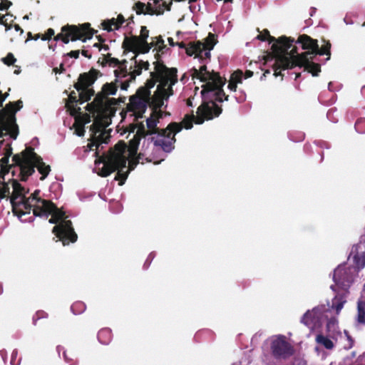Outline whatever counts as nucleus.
<instances>
[{
	"label": "nucleus",
	"mask_w": 365,
	"mask_h": 365,
	"mask_svg": "<svg viewBox=\"0 0 365 365\" xmlns=\"http://www.w3.org/2000/svg\"><path fill=\"white\" fill-rule=\"evenodd\" d=\"M191 72L192 78H197L205 83L202 86L200 94L202 101L198 107V113L204 115V117L200 115L197 121L198 123H203L205 120H212L222 113V108L216 102L222 103L229 99V96L223 90L226 78H222L220 73H212V76H205L195 68H192Z\"/></svg>",
	"instance_id": "obj_1"
},
{
	"label": "nucleus",
	"mask_w": 365,
	"mask_h": 365,
	"mask_svg": "<svg viewBox=\"0 0 365 365\" xmlns=\"http://www.w3.org/2000/svg\"><path fill=\"white\" fill-rule=\"evenodd\" d=\"M126 144L124 141H119L113 148H110L107 153H103L98 159V163H103L99 168L98 175L107 177L112 173L118 171L115 177L119 181V185H123L128 175V170L123 171L126 168L127 158L125 155Z\"/></svg>",
	"instance_id": "obj_2"
},
{
	"label": "nucleus",
	"mask_w": 365,
	"mask_h": 365,
	"mask_svg": "<svg viewBox=\"0 0 365 365\" xmlns=\"http://www.w3.org/2000/svg\"><path fill=\"white\" fill-rule=\"evenodd\" d=\"M295 42L294 38L287 37L282 36L277 38V43H273L271 48L272 53L267 54L264 57L266 63L274 60V63L272 65V69L274 71V76L275 77L282 76L284 75L282 73V70L292 69L293 68H285L287 66V61H292L294 63L298 62L299 60L297 56H299L298 53L297 47L292 46V43Z\"/></svg>",
	"instance_id": "obj_3"
},
{
	"label": "nucleus",
	"mask_w": 365,
	"mask_h": 365,
	"mask_svg": "<svg viewBox=\"0 0 365 365\" xmlns=\"http://www.w3.org/2000/svg\"><path fill=\"white\" fill-rule=\"evenodd\" d=\"M12 160L20 168L21 181H26L35 173V168L41 175V180H43L51 171V167L43 162L42 158L31 146L26 147L21 153L14 155Z\"/></svg>",
	"instance_id": "obj_4"
},
{
	"label": "nucleus",
	"mask_w": 365,
	"mask_h": 365,
	"mask_svg": "<svg viewBox=\"0 0 365 365\" xmlns=\"http://www.w3.org/2000/svg\"><path fill=\"white\" fill-rule=\"evenodd\" d=\"M41 207L43 209L38 217L47 218L50 214H53L60 220V222L53 227L52 232L62 242L63 245L65 246L70 242H76L78 235L74 231L71 221L65 220L66 212L58 208L51 200L41 201Z\"/></svg>",
	"instance_id": "obj_5"
},
{
	"label": "nucleus",
	"mask_w": 365,
	"mask_h": 365,
	"mask_svg": "<svg viewBox=\"0 0 365 365\" xmlns=\"http://www.w3.org/2000/svg\"><path fill=\"white\" fill-rule=\"evenodd\" d=\"M93 34L94 31L91 28L89 23L78 26L67 24L61 27V33L56 36L54 35L55 32L53 29H48L44 34H42L41 39L47 41L53 36L55 41H61L63 43L67 44L70 41L81 40L85 42L87 39L91 38Z\"/></svg>",
	"instance_id": "obj_6"
},
{
	"label": "nucleus",
	"mask_w": 365,
	"mask_h": 365,
	"mask_svg": "<svg viewBox=\"0 0 365 365\" xmlns=\"http://www.w3.org/2000/svg\"><path fill=\"white\" fill-rule=\"evenodd\" d=\"M23 107V102L18 100L9 102L0 110V137L9 135L16 140L19 135V126L16 123V113Z\"/></svg>",
	"instance_id": "obj_7"
},
{
	"label": "nucleus",
	"mask_w": 365,
	"mask_h": 365,
	"mask_svg": "<svg viewBox=\"0 0 365 365\" xmlns=\"http://www.w3.org/2000/svg\"><path fill=\"white\" fill-rule=\"evenodd\" d=\"M103 73L92 68L88 72H85L79 75L78 82L74 84V88L79 92V103L83 104L91 100L94 96L95 91L92 88L98 78L101 77Z\"/></svg>",
	"instance_id": "obj_8"
},
{
	"label": "nucleus",
	"mask_w": 365,
	"mask_h": 365,
	"mask_svg": "<svg viewBox=\"0 0 365 365\" xmlns=\"http://www.w3.org/2000/svg\"><path fill=\"white\" fill-rule=\"evenodd\" d=\"M150 101V91L144 87L139 88L135 94L129 98L127 111L133 112L136 120L142 118Z\"/></svg>",
	"instance_id": "obj_9"
},
{
	"label": "nucleus",
	"mask_w": 365,
	"mask_h": 365,
	"mask_svg": "<svg viewBox=\"0 0 365 365\" xmlns=\"http://www.w3.org/2000/svg\"><path fill=\"white\" fill-rule=\"evenodd\" d=\"M117 105V101L114 98H111L107 100V103H103L101 106L98 104H93V102L88 103L86 106V110L90 113L96 114V119L99 120V123L103 125L106 128L111 123V118L115 115V106Z\"/></svg>",
	"instance_id": "obj_10"
},
{
	"label": "nucleus",
	"mask_w": 365,
	"mask_h": 365,
	"mask_svg": "<svg viewBox=\"0 0 365 365\" xmlns=\"http://www.w3.org/2000/svg\"><path fill=\"white\" fill-rule=\"evenodd\" d=\"M160 118H162V113L159 110L157 114L155 112H153L150 117L147 118L146 125L148 130L145 129V137L153 134H158V137L170 138L171 133H178L181 131V125L175 122L170 123L165 129H160L157 125Z\"/></svg>",
	"instance_id": "obj_11"
},
{
	"label": "nucleus",
	"mask_w": 365,
	"mask_h": 365,
	"mask_svg": "<svg viewBox=\"0 0 365 365\" xmlns=\"http://www.w3.org/2000/svg\"><path fill=\"white\" fill-rule=\"evenodd\" d=\"M157 61L154 62L155 71L150 73V77L160 80L163 86H167L169 81L171 85H175L178 81L177 69L175 68H168L163 61H159L160 55L157 53L155 55Z\"/></svg>",
	"instance_id": "obj_12"
},
{
	"label": "nucleus",
	"mask_w": 365,
	"mask_h": 365,
	"mask_svg": "<svg viewBox=\"0 0 365 365\" xmlns=\"http://www.w3.org/2000/svg\"><path fill=\"white\" fill-rule=\"evenodd\" d=\"M272 355L276 359H287L294 354V346L284 335H278L272 340L270 344Z\"/></svg>",
	"instance_id": "obj_13"
},
{
	"label": "nucleus",
	"mask_w": 365,
	"mask_h": 365,
	"mask_svg": "<svg viewBox=\"0 0 365 365\" xmlns=\"http://www.w3.org/2000/svg\"><path fill=\"white\" fill-rule=\"evenodd\" d=\"M9 182H11L13 188V192L10 196L12 212L14 215L21 217L24 215L23 205L21 204V202L25 201L24 200L26 199V195L29 190H26L25 187L16 179L12 178L9 180Z\"/></svg>",
	"instance_id": "obj_14"
},
{
	"label": "nucleus",
	"mask_w": 365,
	"mask_h": 365,
	"mask_svg": "<svg viewBox=\"0 0 365 365\" xmlns=\"http://www.w3.org/2000/svg\"><path fill=\"white\" fill-rule=\"evenodd\" d=\"M40 190H36L29 197H26L25 201H21V204L23 205V212L24 215L30 214L31 210H33L34 216L38 217L40 212H42L43 207H41V201H49L48 200L42 199L39 197Z\"/></svg>",
	"instance_id": "obj_15"
},
{
	"label": "nucleus",
	"mask_w": 365,
	"mask_h": 365,
	"mask_svg": "<svg viewBox=\"0 0 365 365\" xmlns=\"http://www.w3.org/2000/svg\"><path fill=\"white\" fill-rule=\"evenodd\" d=\"M296 43L301 44L302 49L307 50L297 56V58L304 61L307 58L315 56L316 49L318 48V41L317 39H314L307 34H302L299 35Z\"/></svg>",
	"instance_id": "obj_16"
},
{
	"label": "nucleus",
	"mask_w": 365,
	"mask_h": 365,
	"mask_svg": "<svg viewBox=\"0 0 365 365\" xmlns=\"http://www.w3.org/2000/svg\"><path fill=\"white\" fill-rule=\"evenodd\" d=\"M118 80L115 79L114 82L106 83L103 85L101 91L98 93L93 101V104H98L102 106L103 103H107V100L109 99L108 96L115 95L118 91Z\"/></svg>",
	"instance_id": "obj_17"
},
{
	"label": "nucleus",
	"mask_w": 365,
	"mask_h": 365,
	"mask_svg": "<svg viewBox=\"0 0 365 365\" xmlns=\"http://www.w3.org/2000/svg\"><path fill=\"white\" fill-rule=\"evenodd\" d=\"M327 310L324 305L314 307L312 311L308 310L302 317L301 322L308 327H312L322 320L323 314Z\"/></svg>",
	"instance_id": "obj_18"
},
{
	"label": "nucleus",
	"mask_w": 365,
	"mask_h": 365,
	"mask_svg": "<svg viewBox=\"0 0 365 365\" xmlns=\"http://www.w3.org/2000/svg\"><path fill=\"white\" fill-rule=\"evenodd\" d=\"M314 57L315 56H311V58H307V59L304 61H302L301 58H298L299 61L297 63H294L289 61H288L285 59V61L287 62V66L285 68H294L296 66H299L300 68L304 67V70L312 73L313 76H318L321 72V66L319 63L312 61Z\"/></svg>",
	"instance_id": "obj_19"
},
{
	"label": "nucleus",
	"mask_w": 365,
	"mask_h": 365,
	"mask_svg": "<svg viewBox=\"0 0 365 365\" xmlns=\"http://www.w3.org/2000/svg\"><path fill=\"white\" fill-rule=\"evenodd\" d=\"M149 36V31L145 26H141L140 36H125L122 43L124 50H133L139 44L140 41H147Z\"/></svg>",
	"instance_id": "obj_20"
},
{
	"label": "nucleus",
	"mask_w": 365,
	"mask_h": 365,
	"mask_svg": "<svg viewBox=\"0 0 365 365\" xmlns=\"http://www.w3.org/2000/svg\"><path fill=\"white\" fill-rule=\"evenodd\" d=\"M333 279L335 284L342 289H347L351 282L352 277L345 268L338 267L334 271Z\"/></svg>",
	"instance_id": "obj_21"
},
{
	"label": "nucleus",
	"mask_w": 365,
	"mask_h": 365,
	"mask_svg": "<svg viewBox=\"0 0 365 365\" xmlns=\"http://www.w3.org/2000/svg\"><path fill=\"white\" fill-rule=\"evenodd\" d=\"M145 125L143 123H139L138 129L133 138L129 140L128 149V155L130 158L135 157L140 144V139L145 138Z\"/></svg>",
	"instance_id": "obj_22"
},
{
	"label": "nucleus",
	"mask_w": 365,
	"mask_h": 365,
	"mask_svg": "<svg viewBox=\"0 0 365 365\" xmlns=\"http://www.w3.org/2000/svg\"><path fill=\"white\" fill-rule=\"evenodd\" d=\"M133 9L135 11L136 14H148V15H162L163 14V11L162 9L154 8L152 6V4L148 2L147 4L143 3L141 1L136 2Z\"/></svg>",
	"instance_id": "obj_23"
},
{
	"label": "nucleus",
	"mask_w": 365,
	"mask_h": 365,
	"mask_svg": "<svg viewBox=\"0 0 365 365\" xmlns=\"http://www.w3.org/2000/svg\"><path fill=\"white\" fill-rule=\"evenodd\" d=\"M176 133H171L170 138L168 137H151L150 140L153 142L155 146L160 147L165 152L169 153L174 148V143L175 142V135Z\"/></svg>",
	"instance_id": "obj_24"
},
{
	"label": "nucleus",
	"mask_w": 365,
	"mask_h": 365,
	"mask_svg": "<svg viewBox=\"0 0 365 365\" xmlns=\"http://www.w3.org/2000/svg\"><path fill=\"white\" fill-rule=\"evenodd\" d=\"M98 135L91 136V142L88 144V147L91 150H96V154H98V150L102 143H108L109 137L106 135V133L103 130L98 133Z\"/></svg>",
	"instance_id": "obj_25"
},
{
	"label": "nucleus",
	"mask_w": 365,
	"mask_h": 365,
	"mask_svg": "<svg viewBox=\"0 0 365 365\" xmlns=\"http://www.w3.org/2000/svg\"><path fill=\"white\" fill-rule=\"evenodd\" d=\"M205 50V46L203 43L200 41L190 42L186 48V53L188 56H192L195 54L196 57L200 58H202V52Z\"/></svg>",
	"instance_id": "obj_26"
},
{
	"label": "nucleus",
	"mask_w": 365,
	"mask_h": 365,
	"mask_svg": "<svg viewBox=\"0 0 365 365\" xmlns=\"http://www.w3.org/2000/svg\"><path fill=\"white\" fill-rule=\"evenodd\" d=\"M164 100H165V97L164 95L160 91L158 92L153 96V97H150V106L153 107V112L157 113V109H160L164 104Z\"/></svg>",
	"instance_id": "obj_27"
},
{
	"label": "nucleus",
	"mask_w": 365,
	"mask_h": 365,
	"mask_svg": "<svg viewBox=\"0 0 365 365\" xmlns=\"http://www.w3.org/2000/svg\"><path fill=\"white\" fill-rule=\"evenodd\" d=\"M353 255V261L355 267L359 270L365 267V252H356L352 250L350 256Z\"/></svg>",
	"instance_id": "obj_28"
},
{
	"label": "nucleus",
	"mask_w": 365,
	"mask_h": 365,
	"mask_svg": "<svg viewBox=\"0 0 365 365\" xmlns=\"http://www.w3.org/2000/svg\"><path fill=\"white\" fill-rule=\"evenodd\" d=\"M154 46V41L151 43H148L147 41H145V43L144 41H140L139 44L136 46L135 48L133 50H124V52L125 51H132L135 53V55L138 56V53H147L150 51L152 47Z\"/></svg>",
	"instance_id": "obj_29"
},
{
	"label": "nucleus",
	"mask_w": 365,
	"mask_h": 365,
	"mask_svg": "<svg viewBox=\"0 0 365 365\" xmlns=\"http://www.w3.org/2000/svg\"><path fill=\"white\" fill-rule=\"evenodd\" d=\"M200 113H198L197 110L196 116L193 113L190 115H185L182 121L179 124H180L182 127L183 126L185 129H190L193 126V122H195L196 124H199L198 123H197V121L198 120V117L200 115ZM201 115L202 117H204V115L202 114Z\"/></svg>",
	"instance_id": "obj_30"
},
{
	"label": "nucleus",
	"mask_w": 365,
	"mask_h": 365,
	"mask_svg": "<svg viewBox=\"0 0 365 365\" xmlns=\"http://www.w3.org/2000/svg\"><path fill=\"white\" fill-rule=\"evenodd\" d=\"M112 331L109 328L101 329L98 334V339L100 343L107 345L112 340Z\"/></svg>",
	"instance_id": "obj_31"
},
{
	"label": "nucleus",
	"mask_w": 365,
	"mask_h": 365,
	"mask_svg": "<svg viewBox=\"0 0 365 365\" xmlns=\"http://www.w3.org/2000/svg\"><path fill=\"white\" fill-rule=\"evenodd\" d=\"M315 340L318 344L322 346L326 349L331 350L334 347L333 341L322 334H317Z\"/></svg>",
	"instance_id": "obj_32"
},
{
	"label": "nucleus",
	"mask_w": 365,
	"mask_h": 365,
	"mask_svg": "<svg viewBox=\"0 0 365 365\" xmlns=\"http://www.w3.org/2000/svg\"><path fill=\"white\" fill-rule=\"evenodd\" d=\"M322 41L324 42V44L320 48L318 46V48L316 49L315 56L317 55H326L328 56L327 60H329L331 56V43L329 41H327L324 38L322 39Z\"/></svg>",
	"instance_id": "obj_33"
},
{
	"label": "nucleus",
	"mask_w": 365,
	"mask_h": 365,
	"mask_svg": "<svg viewBox=\"0 0 365 365\" xmlns=\"http://www.w3.org/2000/svg\"><path fill=\"white\" fill-rule=\"evenodd\" d=\"M103 29L110 32L113 30H118L120 29L119 25L117 23L116 19L112 18L110 19H106L103 21L101 23Z\"/></svg>",
	"instance_id": "obj_34"
},
{
	"label": "nucleus",
	"mask_w": 365,
	"mask_h": 365,
	"mask_svg": "<svg viewBox=\"0 0 365 365\" xmlns=\"http://www.w3.org/2000/svg\"><path fill=\"white\" fill-rule=\"evenodd\" d=\"M173 86L171 81H169L167 86H163L161 83L158 86V91H160L164 95L165 100L173 95Z\"/></svg>",
	"instance_id": "obj_35"
},
{
	"label": "nucleus",
	"mask_w": 365,
	"mask_h": 365,
	"mask_svg": "<svg viewBox=\"0 0 365 365\" xmlns=\"http://www.w3.org/2000/svg\"><path fill=\"white\" fill-rule=\"evenodd\" d=\"M257 38L262 41H268L269 43H277V38L272 36L267 29H264L263 31L257 36Z\"/></svg>",
	"instance_id": "obj_36"
},
{
	"label": "nucleus",
	"mask_w": 365,
	"mask_h": 365,
	"mask_svg": "<svg viewBox=\"0 0 365 365\" xmlns=\"http://www.w3.org/2000/svg\"><path fill=\"white\" fill-rule=\"evenodd\" d=\"M359 323L365 324V302L359 301L357 304Z\"/></svg>",
	"instance_id": "obj_37"
},
{
	"label": "nucleus",
	"mask_w": 365,
	"mask_h": 365,
	"mask_svg": "<svg viewBox=\"0 0 365 365\" xmlns=\"http://www.w3.org/2000/svg\"><path fill=\"white\" fill-rule=\"evenodd\" d=\"M344 334L343 336H341V338L344 340L343 348L346 350H349L354 346V340L348 331L344 330Z\"/></svg>",
	"instance_id": "obj_38"
},
{
	"label": "nucleus",
	"mask_w": 365,
	"mask_h": 365,
	"mask_svg": "<svg viewBox=\"0 0 365 365\" xmlns=\"http://www.w3.org/2000/svg\"><path fill=\"white\" fill-rule=\"evenodd\" d=\"M216 43L217 40L215 38V35L212 33H209L207 37L205 38V43H203L205 50L211 51Z\"/></svg>",
	"instance_id": "obj_39"
},
{
	"label": "nucleus",
	"mask_w": 365,
	"mask_h": 365,
	"mask_svg": "<svg viewBox=\"0 0 365 365\" xmlns=\"http://www.w3.org/2000/svg\"><path fill=\"white\" fill-rule=\"evenodd\" d=\"M345 302H346L345 300H343L341 298H339V297H336L332 300L331 308L333 309H335L336 313L338 314L340 312V311L342 309Z\"/></svg>",
	"instance_id": "obj_40"
},
{
	"label": "nucleus",
	"mask_w": 365,
	"mask_h": 365,
	"mask_svg": "<svg viewBox=\"0 0 365 365\" xmlns=\"http://www.w3.org/2000/svg\"><path fill=\"white\" fill-rule=\"evenodd\" d=\"M71 309L74 314H80L85 311L86 305L82 302H76L71 305Z\"/></svg>",
	"instance_id": "obj_41"
},
{
	"label": "nucleus",
	"mask_w": 365,
	"mask_h": 365,
	"mask_svg": "<svg viewBox=\"0 0 365 365\" xmlns=\"http://www.w3.org/2000/svg\"><path fill=\"white\" fill-rule=\"evenodd\" d=\"M103 129H105V128L103 127V125H101L99 123V120H97V119L95 118L94 122L91 125V128H90L91 133H92V135L91 136L96 135L98 133H99L101 131H103Z\"/></svg>",
	"instance_id": "obj_42"
},
{
	"label": "nucleus",
	"mask_w": 365,
	"mask_h": 365,
	"mask_svg": "<svg viewBox=\"0 0 365 365\" xmlns=\"http://www.w3.org/2000/svg\"><path fill=\"white\" fill-rule=\"evenodd\" d=\"M9 181L7 182H3L0 187V199H4L5 197L10 198V187L9 186Z\"/></svg>",
	"instance_id": "obj_43"
},
{
	"label": "nucleus",
	"mask_w": 365,
	"mask_h": 365,
	"mask_svg": "<svg viewBox=\"0 0 365 365\" xmlns=\"http://www.w3.org/2000/svg\"><path fill=\"white\" fill-rule=\"evenodd\" d=\"M143 160L144 154L140 153L138 155H136L135 157L131 158V160L130 161L129 170H133L134 168L137 165V164H138L140 162V160L141 163H143Z\"/></svg>",
	"instance_id": "obj_44"
},
{
	"label": "nucleus",
	"mask_w": 365,
	"mask_h": 365,
	"mask_svg": "<svg viewBox=\"0 0 365 365\" xmlns=\"http://www.w3.org/2000/svg\"><path fill=\"white\" fill-rule=\"evenodd\" d=\"M114 75L115 76V79L117 80L118 78L128 76V71L126 65H125V67L121 66V68L119 67L118 69L115 70Z\"/></svg>",
	"instance_id": "obj_45"
},
{
	"label": "nucleus",
	"mask_w": 365,
	"mask_h": 365,
	"mask_svg": "<svg viewBox=\"0 0 365 365\" xmlns=\"http://www.w3.org/2000/svg\"><path fill=\"white\" fill-rule=\"evenodd\" d=\"M66 106L71 115L75 116L81 114V108L77 106V103H66Z\"/></svg>",
	"instance_id": "obj_46"
},
{
	"label": "nucleus",
	"mask_w": 365,
	"mask_h": 365,
	"mask_svg": "<svg viewBox=\"0 0 365 365\" xmlns=\"http://www.w3.org/2000/svg\"><path fill=\"white\" fill-rule=\"evenodd\" d=\"M355 129L358 133H365V118H359L355 123Z\"/></svg>",
	"instance_id": "obj_47"
},
{
	"label": "nucleus",
	"mask_w": 365,
	"mask_h": 365,
	"mask_svg": "<svg viewBox=\"0 0 365 365\" xmlns=\"http://www.w3.org/2000/svg\"><path fill=\"white\" fill-rule=\"evenodd\" d=\"M131 61H134V69L133 72L134 74L140 76L142 73L143 67L140 65V61L137 60V56L135 55L132 58Z\"/></svg>",
	"instance_id": "obj_48"
},
{
	"label": "nucleus",
	"mask_w": 365,
	"mask_h": 365,
	"mask_svg": "<svg viewBox=\"0 0 365 365\" xmlns=\"http://www.w3.org/2000/svg\"><path fill=\"white\" fill-rule=\"evenodd\" d=\"M242 76H243L242 71L241 70H237L231 74L230 80L236 81V83H242Z\"/></svg>",
	"instance_id": "obj_49"
},
{
	"label": "nucleus",
	"mask_w": 365,
	"mask_h": 365,
	"mask_svg": "<svg viewBox=\"0 0 365 365\" xmlns=\"http://www.w3.org/2000/svg\"><path fill=\"white\" fill-rule=\"evenodd\" d=\"M63 356L66 362L69 365H78L77 359L70 356L66 351H63Z\"/></svg>",
	"instance_id": "obj_50"
},
{
	"label": "nucleus",
	"mask_w": 365,
	"mask_h": 365,
	"mask_svg": "<svg viewBox=\"0 0 365 365\" xmlns=\"http://www.w3.org/2000/svg\"><path fill=\"white\" fill-rule=\"evenodd\" d=\"M156 42H154V46L158 47V51H162L164 48H166V46L164 43V40L161 36L155 37Z\"/></svg>",
	"instance_id": "obj_51"
},
{
	"label": "nucleus",
	"mask_w": 365,
	"mask_h": 365,
	"mask_svg": "<svg viewBox=\"0 0 365 365\" xmlns=\"http://www.w3.org/2000/svg\"><path fill=\"white\" fill-rule=\"evenodd\" d=\"M3 62L7 66H11L16 61V58L11 53H9L6 56L2 58Z\"/></svg>",
	"instance_id": "obj_52"
},
{
	"label": "nucleus",
	"mask_w": 365,
	"mask_h": 365,
	"mask_svg": "<svg viewBox=\"0 0 365 365\" xmlns=\"http://www.w3.org/2000/svg\"><path fill=\"white\" fill-rule=\"evenodd\" d=\"M78 103H79V98H77L76 93L73 91L68 95V100L66 103L75 104Z\"/></svg>",
	"instance_id": "obj_53"
},
{
	"label": "nucleus",
	"mask_w": 365,
	"mask_h": 365,
	"mask_svg": "<svg viewBox=\"0 0 365 365\" xmlns=\"http://www.w3.org/2000/svg\"><path fill=\"white\" fill-rule=\"evenodd\" d=\"M46 317L47 314L46 312L43 311H38L33 317L34 324H36L37 320Z\"/></svg>",
	"instance_id": "obj_54"
},
{
	"label": "nucleus",
	"mask_w": 365,
	"mask_h": 365,
	"mask_svg": "<svg viewBox=\"0 0 365 365\" xmlns=\"http://www.w3.org/2000/svg\"><path fill=\"white\" fill-rule=\"evenodd\" d=\"M13 154V149H12V147H11V143H7L5 146V148H4V153H3V155L4 156H7L9 158H10Z\"/></svg>",
	"instance_id": "obj_55"
},
{
	"label": "nucleus",
	"mask_w": 365,
	"mask_h": 365,
	"mask_svg": "<svg viewBox=\"0 0 365 365\" xmlns=\"http://www.w3.org/2000/svg\"><path fill=\"white\" fill-rule=\"evenodd\" d=\"M199 70L201 71V74L204 75L205 76H212V73H219L218 72H215L214 71L210 72L207 70V66L205 65L201 66L199 68Z\"/></svg>",
	"instance_id": "obj_56"
},
{
	"label": "nucleus",
	"mask_w": 365,
	"mask_h": 365,
	"mask_svg": "<svg viewBox=\"0 0 365 365\" xmlns=\"http://www.w3.org/2000/svg\"><path fill=\"white\" fill-rule=\"evenodd\" d=\"M1 167V170H0V178L3 179V180H4V176L8 174L10 171V169L12 168V167H10V166H0Z\"/></svg>",
	"instance_id": "obj_57"
},
{
	"label": "nucleus",
	"mask_w": 365,
	"mask_h": 365,
	"mask_svg": "<svg viewBox=\"0 0 365 365\" xmlns=\"http://www.w3.org/2000/svg\"><path fill=\"white\" fill-rule=\"evenodd\" d=\"M9 158L7 157V156H4L1 160H0V166H10V167H14V166H17L16 164H15V162H14V164L12 165H9Z\"/></svg>",
	"instance_id": "obj_58"
},
{
	"label": "nucleus",
	"mask_w": 365,
	"mask_h": 365,
	"mask_svg": "<svg viewBox=\"0 0 365 365\" xmlns=\"http://www.w3.org/2000/svg\"><path fill=\"white\" fill-rule=\"evenodd\" d=\"M156 82H160V80H157L156 78H152L151 77L150 79L147 81L146 86L145 88H148L150 91V88L154 87V86L156 83Z\"/></svg>",
	"instance_id": "obj_59"
},
{
	"label": "nucleus",
	"mask_w": 365,
	"mask_h": 365,
	"mask_svg": "<svg viewBox=\"0 0 365 365\" xmlns=\"http://www.w3.org/2000/svg\"><path fill=\"white\" fill-rule=\"evenodd\" d=\"M11 5H12V3L10 1H9V0H2L1 3L0 4V11L6 10Z\"/></svg>",
	"instance_id": "obj_60"
},
{
	"label": "nucleus",
	"mask_w": 365,
	"mask_h": 365,
	"mask_svg": "<svg viewBox=\"0 0 365 365\" xmlns=\"http://www.w3.org/2000/svg\"><path fill=\"white\" fill-rule=\"evenodd\" d=\"M106 61L108 65L110 66H116L117 65L120 64V61L118 58L113 57L107 59Z\"/></svg>",
	"instance_id": "obj_61"
},
{
	"label": "nucleus",
	"mask_w": 365,
	"mask_h": 365,
	"mask_svg": "<svg viewBox=\"0 0 365 365\" xmlns=\"http://www.w3.org/2000/svg\"><path fill=\"white\" fill-rule=\"evenodd\" d=\"M6 16H10L12 18L14 16L10 13H6V15H2L0 14V24L3 26L6 24L8 19L6 18Z\"/></svg>",
	"instance_id": "obj_62"
},
{
	"label": "nucleus",
	"mask_w": 365,
	"mask_h": 365,
	"mask_svg": "<svg viewBox=\"0 0 365 365\" xmlns=\"http://www.w3.org/2000/svg\"><path fill=\"white\" fill-rule=\"evenodd\" d=\"M80 51L79 50L76 51H71L66 54V56L73 58H78L79 57Z\"/></svg>",
	"instance_id": "obj_63"
},
{
	"label": "nucleus",
	"mask_w": 365,
	"mask_h": 365,
	"mask_svg": "<svg viewBox=\"0 0 365 365\" xmlns=\"http://www.w3.org/2000/svg\"><path fill=\"white\" fill-rule=\"evenodd\" d=\"M237 87V83L236 81H233L232 80L229 81L228 88L232 91H236Z\"/></svg>",
	"instance_id": "obj_64"
}]
</instances>
